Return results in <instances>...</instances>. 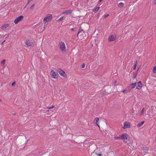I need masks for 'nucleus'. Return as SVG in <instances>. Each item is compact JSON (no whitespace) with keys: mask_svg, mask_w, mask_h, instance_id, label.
I'll use <instances>...</instances> for the list:
<instances>
[{"mask_svg":"<svg viewBox=\"0 0 156 156\" xmlns=\"http://www.w3.org/2000/svg\"><path fill=\"white\" fill-rule=\"evenodd\" d=\"M5 70L6 71H6L5 72H6V74H8L9 73V69L7 68L6 69H5Z\"/></svg>","mask_w":156,"mask_h":156,"instance_id":"29","label":"nucleus"},{"mask_svg":"<svg viewBox=\"0 0 156 156\" xmlns=\"http://www.w3.org/2000/svg\"><path fill=\"white\" fill-rule=\"evenodd\" d=\"M109 16V14H107L106 15H104L103 17L105 19V18H106L107 17H108Z\"/></svg>","mask_w":156,"mask_h":156,"instance_id":"30","label":"nucleus"},{"mask_svg":"<svg viewBox=\"0 0 156 156\" xmlns=\"http://www.w3.org/2000/svg\"><path fill=\"white\" fill-rule=\"evenodd\" d=\"M76 28H71V30L72 31H75L76 30L75 29Z\"/></svg>","mask_w":156,"mask_h":156,"instance_id":"34","label":"nucleus"},{"mask_svg":"<svg viewBox=\"0 0 156 156\" xmlns=\"http://www.w3.org/2000/svg\"><path fill=\"white\" fill-rule=\"evenodd\" d=\"M154 4L156 5V0H154Z\"/></svg>","mask_w":156,"mask_h":156,"instance_id":"38","label":"nucleus"},{"mask_svg":"<svg viewBox=\"0 0 156 156\" xmlns=\"http://www.w3.org/2000/svg\"><path fill=\"white\" fill-rule=\"evenodd\" d=\"M85 64L84 63H83L81 65V67L84 68L85 67Z\"/></svg>","mask_w":156,"mask_h":156,"instance_id":"32","label":"nucleus"},{"mask_svg":"<svg viewBox=\"0 0 156 156\" xmlns=\"http://www.w3.org/2000/svg\"><path fill=\"white\" fill-rule=\"evenodd\" d=\"M144 108H142V109L141 111V112H140V115H142L144 114Z\"/></svg>","mask_w":156,"mask_h":156,"instance_id":"21","label":"nucleus"},{"mask_svg":"<svg viewBox=\"0 0 156 156\" xmlns=\"http://www.w3.org/2000/svg\"><path fill=\"white\" fill-rule=\"evenodd\" d=\"M35 5V4H33L30 7V9H32L33 7H34Z\"/></svg>","mask_w":156,"mask_h":156,"instance_id":"31","label":"nucleus"},{"mask_svg":"<svg viewBox=\"0 0 156 156\" xmlns=\"http://www.w3.org/2000/svg\"><path fill=\"white\" fill-rule=\"evenodd\" d=\"M84 31L83 30L81 27H80L79 29V31H78V32H84Z\"/></svg>","mask_w":156,"mask_h":156,"instance_id":"26","label":"nucleus"},{"mask_svg":"<svg viewBox=\"0 0 156 156\" xmlns=\"http://www.w3.org/2000/svg\"><path fill=\"white\" fill-rule=\"evenodd\" d=\"M52 15L51 14H48V16L44 18V22H48L50 21L52 18Z\"/></svg>","mask_w":156,"mask_h":156,"instance_id":"5","label":"nucleus"},{"mask_svg":"<svg viewBox=\"0 0 156 156\" xmlns=\"http://www.w3.org/2000/svg\"><path fill=\"white\" fill-rule=\"evenodd\" d=\"M5 40H4L3 41L2 43H1V44L2 45H3V43L4 42H5Z\"/></svg>","mask_w":156,"mask_h":156,"instance_id":"40","label":"nucleus"},{"mask_svg":"<svg viewBox=\"0 0 156 156\" xmlns=\"http://www.w3.org/2000/svg\"><path fill=\"white\" fill-rule=\"evenodd\" d=\"M12 114L13 115H15L16 114V112H15V113H12Z\"/></svg>","mask_w":156,"mask_h":156,"instance_id":"42","label":"nucleus"},{"mask_svg":"<svg viewBox=\"0 0 156 156\" xmlns=\"http://www.w3.org/2000/svg\"><path fill=\"white\" fill-rule=\"evenodd\" d=\"M129 91V90H128L126 89H124L122 91V92L124 93H127Z\"/></svg>","mask_w":156,"mask_h":156,"instance_id":"23","label":"nucleus"},{"mask_svg":"<svg viewBox=\"0 0 156 156\" xmlns=\"http://www.w3.org/2000/svg\"><path fill=\"white\" fill-rule=\"evenodd\" d=\"M50 75L51 77L54 79H57L58 76V73L55 72L53 70H51V72Z\"/></svg>","mask_w":156,"mask_h":156,"instance_id":"1","label":"nucleus"},{"mask_svg":"<svg viewBox=\"0 0 156 156\" xmlns=\"http://www.w3.org/2000/svg\"><path fill=\"white\" fill-rule=\"evenodd\" d=\"M153 73H156V66H155L153 68Z\"/></svg>","mask_w":156,"mask_h":156,"instance_id":"22","label":"nucleus"},{"mask_svg":"<svg viewBox=\"0 0 156 156\" xmlns=\"http://www.w3.org/2000/svg\"><path fill=\"white\" fill-rule=\"evenodd\" d=\"M72 13V11L71 10H66L63 12V13L66 14V15L70 14Z\"/></svg>","mask_w":156,"mask_h":156,"instance_id":"13","label":"nucleus"},{"mask_svg":"<svg viewBox=\"0 0 156 156\" xmlns=\"http://www.w3.org/2000/svg\"><path fill=\"white\" fill-rule=\"evenodd\" d=\"M144 121H142L141 122L139 123L137 125V126L138 127H140L144 123Z\"/></svg>","mask_w":156,"mask_h":156,"instance_id":"17","label":"nucleus"},{"mask_svg":"<svg viewBox=\"0 0 156 156\" xmlns=\"http://www.w3.org/2000/svg\"><path fill=\"white\" fill-rule=\"evenodd\" d=\"M124 126L123 127V129H126L127 128H129L130 127V125L128 124L127 122H125L124 124Z\"/></svg>","mask_w":156,"mask_h":156,"instance_id":"12","label":"nucleus"},{"mask_svg":"<svg viewBox=\"0 0 156 156\" xmlns=\"http://www.w3.org/2000/svg\"><path fill=\"white\" fill-rule=\"evenodd\" d=\"M2 101V100L1 99H0V101Z\"/></svg>","mask_w":156,"mask_h":156,"instance_id":"44","label":"nucleus"},{"mask_svg":"<svg viewBox=\"0 0 156 156\" xmlns=\"http://www.w3.org/2000/svg\"><path fill=\"white\" fill-rule=\"evenodd\" d=\"M116 38L115 35H112L108 37V40L109 41H113L115 40Z\"/></svg>","mask_w":156,"mask_h":156,"instance_id":"8","label":"nucleus"},{"mask_svg":"<svg viewBox=\"0 0 156 156\" xmlns=\"http://www.w3.org/2000/svg\"><path fill=\"white\" fill-rule=\"evenodd\" d=\"M102 154H98V155L99 156H102Z\"/></svg>","mask_w":156,"mask_h":156,"instance_id":"39","label":"nucleus"},{"mask_svg":"<svg viewBox=\"0 0 156 156\" xmlns=\"http://www.w3.org/2000/svg\"><path fill=\"white\" fill-rule=\"evenodd\" d=\"M124 5V4L123 3L121 2H120V3H119V4L118 6L120 8H121V7H123Z\"/></svg>","mask_w":156,"mask_h":156,"instance_id":"20","label":"nucleus"},{"mask_svg":"<svg viewBox=\"0 0 156 156\" xmlns=\"http://www.w3.org/2000/svg\"><path fill=\"white\" fill-rule=\"evenodd\" d=\"M63 16H62L61 17H60V18H59L58 20V21H62L63 18Z\"/></svg>","mask_w":156,"mask_h":156,"instance_id":"25","label":"nucleus"},{"mask_svg":"<svg viewBox=\"0 0 156 156\" xmlns=\"http://www.w3.org/2000/svg\"><path fill=\"white\" fill-rule=\"evenodd\" d=\"M77 36L78 38H79L80 39L82 40L84 38V31L83 32H78Z\"/></svg>","mask_w":156,"mask_h":156,"instance_id":"4","label":"nucleus"},{"mask_svg":"<svg viewBox=\"0 0 156 156\" xmlns=\"http://www.w3.org/2000/svg\"><path fill=\"white\" fill-rule=\"evenodd\" d=\"M54 107V106H52L51 107L49 108H48L49 109H51V108H53Z\"/></svg>","mask_w":156,"mask_h":156,"instance_id":"36","label":"nucleus"},{"mask_svg":"<svg viewBox=\"0 0 156 156\" xmlns=\"http://www.w3.org/2000/svg\"><path fill=\"white\" fill-rule=\"evenodd\" d=\"M143 150H144V151H148L149 150V148L147 147H145L143 148Z\"/></svg>","mask_w":156,"mask_h":156,"instance_id":"24","label":"nucleus"},{"mask_svg":"<svg viewBox=\"0 0 156 156\" xmlns=\"http://www.w3.org/2000/svg\"><path fill=\"white\" fill-rule=\"evenodd\" d=\"M5 60H3L1 62V64L2 65H4Z\"/></svg>","mask_w":156,"mask_h":156,"instance_id":"27","label":"nucleus"},{"mask_svg":"<svg viewBox=\"0 0 156 156\" xmlns=\"http://www.w3.org/2000/svg\"><path fill=\"white\" fill-rule=\"evenodd\" d=\"M130 86L131 87V89H133L134 88L136 85V83H133L130 84Z\"/></svg>","mask_w":156,"mask_h":156,"instance_id":"18","label":"nucleus"},{"mask_svg":"<svg viewBox=\"0 0 156 156\" xmlns=\"http://www.w3.org/2000/svg\"><path fill=\"white\" fill-rule=\"evenodd\" d=\"M99 8L100 7H97V8L94 9H93V11H94V12L95 13L97 12L99 10Z\"/></svg>","mask_w":156,"mask_h":156,"instance_id":"19","label":"nucleus"},{"mask_svg":"<svg viewBox=\"0 0 156 156\" xmlns=\"http://www.w3.org/2000/svg\"><path fill=\"white\" fill-rule=\"evenodd\" d=\"M25 43L27 45V46H30L32 44L33 42L31 40H28L26 41Z\"/></svg>","mask_w":156,"mask_h":156,"instance_id":"10","label":"nucleus"},{"mask_svg":"<svg viewBox=\"0 0 156 156\" xmlns=\"http://www.w3.org/2000/svg\"><path fill=\"white\" fill-rule=\"evenodd\" d=\"M102 0H99V2H101L102 1Z\"/></svg>","mask_w":156,"mask_h":156,"instance_id":"43","label":"nucleus"},{"mask_svg":"<svg viewBox=\"0 0 156 156\" xmlns=\"http://www.w3.org/2000/svg\"><path fill=\"white\" fill-rule=\"evenodd\" d=\"M137 65L136 64H134L133 67V69L135 70L136 69Z\"/></svg>","mask_w":156,"mask_h":156,"instance_id":"33","label":"nucleus"},{"mask_svg":"<svg viewBox=\"0 0 156 156\" xmlns=\"http://www.w3.org/2000/svg\"><path fill=\"white\" fill-rule=\"evenodd\" d=\"M17 60L18 62H21L23 60V55L20 54L18 53L17 58Z\"/></svg>","mask_w":156,"mask_h":156,"instance_id":"7","label":"nucleus"},{"mask_svg":"<svg viewBox=\"0 0 156 156\" xmlns=\"http://www.w3.org/2000/svg\"><path fill=\"white\" fill-rule=\"evenodd\" d=\"M9 25V24H8V23L5 24L2 27L1 29L3 30H4V29H6L7 27H8Z\"/></svg>","mask_w":156,"mask_h":156,"instance_id":"14","label":"nucleus"},{"mask_svg":"<svg viewBox=\"0 0 156 156\" xmlns=\"http://www.w3.org/2000/svg\"><path fill=\"white\" fill-rule=\"evenodd\" d=\"M128 137V135L126 133L123 134L121 136V139H123L125 140V139H127Z\"/></svg>","mask_w":156,"mask_h":156,"instance_id":"9","label":"nucleus"},{"mask_svg":"<svg viewBox=\"0 0 156 156\" xmlns=\"http://www.w3.org/2000/svg\"><path fill=\"white\" fill-rule=\"evenodd\" d=\"M135 64H136V65L137 64V61L136 60L135 62Z\"/></svg>","mask_w":156,"mask_h":156,"instance_id":"37","label":"nucleus"},{"mask_svg":"<svg viewBox=\"0 0 156 156\" xmlns=\"http://www.w3.org/2000/svg\"><path fill=\"white\" fill-rule=\"evenodd\" d=\"M142 83L141 81H139L138 82L137 85L136 87V88L138 89H140L142 87Z\"/></svg>","mask_w":156,"mask_h":156,"instance_id":"11","label":"nucleus"},{"mask_svg":"<svg viewBox=\"0 0 156 156\" xmlns=\"http://www.w3.org/2000/svg\"><path fill=\"white\" fill-rule=\"evenodd\" d=\"M16 84V82H12V84H11V85L12 86H14L15 84Z\"/></svg>","mask_w":156,"mask_h":156,"instance_id":"35","label":"nucleus"},{"mask_svg":"<svg viewBox=\"0 0 156 156\" xmlns=\"http://www.w3.org/2000/svg\"><path fill=\"white\" fill-rule=\"evenodd\" d=\"M138 70H137V71L136 73H133V79H134L136 78L137 74V72Z\"/></svg>","mask_w":156,"mask_h":156,"instance_id":"16","label":"nucleus"},{"mask_svg":"<svg viewBox=\"0 0 156 156\" xmlns=\"http://www.w3.org/2000/svg\"><path fill=\"white\" fill-rule=\"evenodd\" d=\"M99 118H96L94 120V122L95 124H96V125L99 127V125L98 124V122L99 120Z\"/></svg>","mask_w":156,"mask_h":156,"instance_id":"15","label":"nucleus"},{"mask_svg":"<svg viewBox=\"0 0 156 156\" xmlns=\"http://www.w3.org/2000/svg\"><path fill=\"white\" fill-rule=\"evenodd\" d=\"M30 2V0H29V1H28V2H27V4L26 5H27V4H28L29 2Z\"/></svg>","mask_w":156,"mask_h":156,"instance_id":"41","label":"nucleus"},{"mask_svg":"<svg viewBox=\"0 0 156 156\" xmlns=\"http://www.w3.org/2000/svg\"><path fill=\"white\" fill-rule=\"evenodd\" d=\"M114 138L115 140L121 139V136L120 137H114Z\"/></svg>","mask_w":156,"mask_h":156,"instance_id":"28","label":"nucleus"},{"mask_svg":"<svg viewBox=\"0 0 156 156\" xmlns=\"http://www.w3.org/2000/svg\"><path fill=\"white\" fill-rule=\"evenodd\" d=\"M24 17L23 16H20L17 17L14 20V23L15 24H17L18 23L22 21Z\"/></svg>","mask_w":156,"mask_h":156,"instance_id":"3","label":"nucleus"},{"mask_svg":"<svg viewBox=\"0 0 156 156\" xmlns=\"http://www.w3.org/2000/svg\"><path fill=\"white\" fill-rule=\"evenodd\" d=\"M57 72L59 73L60 75L66 78L67 77V75L64 71H63L60 69H59L58 70Z\"/></svg>","mask_w":156,"mask_h":156,"instance_id":"2","label":"nucleus"},{"mask_svg":"<svg viewBox=\"0 0 156 156\" xmlns=\"http://www.w3.org/2000/svg\"><path fill=\"white\" fill-rule=\"evenodd\" d=\"M60 45V48L62 51H64L66 48L65 43L63 42H61L59 44Z\"/></svg>","mask_w":156,"mask_h":156,"instance_id":"6","label":"nucleus"}]
</instances>
